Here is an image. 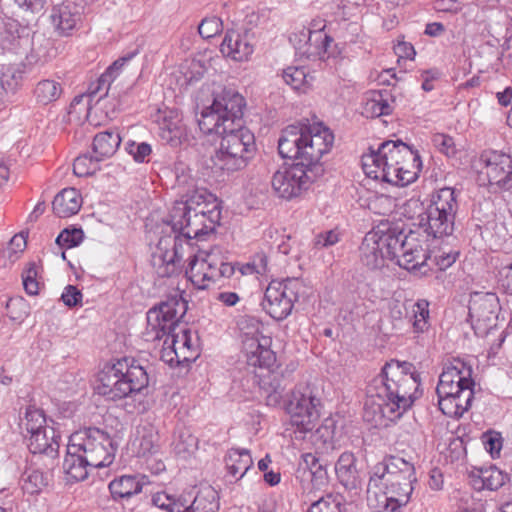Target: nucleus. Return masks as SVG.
<instances>
[{
    "mask_svg": "<svg viewBox=\"0 0 512 512\" xmlns=\"http://www.w3.org/2000/svg\"><path fill=\"white\" fill-rule=\"evenodd\" d=\"M82 205L80 193L75 188H65L60 191L52 202L55 215L67 218L78 213Z\"/></svg>",
    "mask_w": 512,
    "mask_h": 512,
    "instance_id": "obj_27",
    "label": "nucleus"
},
{
    "mask_svg": "<svg viewBox=\"0 0 512 512\" xmlns=\"http://www.w3.org/2000/svg\"><path fill=\"white\" fill-rule=\"evenodd\" d=\"M392 110L390 96L387 92H374L364 107L365 114L370 117L389 115L392 113Z\"/></svg>",
    "mask_w": 512,
    "mask_h": 512,
    "instance_id": "obj_38",
    "label": "nucleus"
},
{
    "mask_svg": "<svg viewBox=\"0 0 512 512\" xmlns=\"http://www.w3.org/2000/svg\"><path fill=\"white\" fill-rule=\"evenodd\" d=\"M429 303L427 300L421 299L414 304L413 308V329L416 333L424 332L428 329Z\"/></svg>",
    "mask_w": 512,
    "mask_h": 512,
    "instance_id": "obj_45",
    "label": "nucleus"
},
{
    "mask_svg": "<svg viewBox=\"0 0 512 512\" xmlns=\"http://www.w3.org/2000/svg\"><path fill=\"white\" fill-rule=\"evenodd\" d=\"M114 78L115 77L106 70L105 73H103L99 77V79L97 81V86L95 88H93L92 86L90 87L89 94L78 95L72 100V102L70 104L69 113L75 112V113L80 114L82 112V110L88 111L90 108L92 96L103 89H105L104 95H107L110 84L114 80Z\"/></svg>",
    "mask_w": 512,
    "mask_h": 512,
    "instance_id": "obj_33",
    "label": "nucleus"
},
{
    "mask_svg": "<svg viewBox=\"0 0 512 512\" xmlns=\"http://www.w3.org/2000/svg\"><path fill=\"white\" fill-rule=\"evenodd\" d=\"M222 30V22L218 17L204 18L198 26V32L204 39L216 36Z\"/></svg>",
    "mask_w": 512,
    "mask_h": 512,
    "instance_id": "obj_50",
    "label": "nucleus"
},
{
    "mask_svg": "<svg viewBox=\"0 0 512 512\" xmlns=\"http://www.w3.org/2000/svg\"><path fill=\"white\" fill-rule=\"evenodd\" d=\"M245 106L242 95L232 89H224L215 95L210 106L202 110L198 120L201 131L221 136L214 164L227 172L246 167L254 150V135L243 125Z\"/></svg>",
    "mask_w": 512,
    "mask_h": 512,
    "instance_id": "obj_2",
    "label": "nucleus"
},
{
    "mask_svg": "<svg viewBox=\"0 0 512 512\" xmlns=\"http://www.w3.org/2000/svg\"><path fill=\"white\" fill-rule=\"evenodd\" d=\"M500 276L502 286L512 294V261L501 268Z\"/></svg>",
    "mask_w": 512,
    "mask_h": 512,
    "instance_id": "obj_64",
    "label": "nucleus"
},
{
    "mask_svg": "<svg viewBox=\"0 0 512 512\" xmlns=\"http://www.w3.org/2000/svg\"><path fill=\"white\" fill-rule=\"evenodd\" d=\"M27 438V446L33 454H45L54 459L58 455L59 438L53 426L44 427Z\"/></svg>",
    "mask_w": 512,
    "mask_h": 512,
    "instance_id": "obj_23",
    "label": "nucleus"
},
{
    "mask_svg": "<svg viewBox=\"0 0 512 512\" xmlns=\"http://www.w3.org/2000/svg\"><path fill=\"white\" fill-rule=\"evenodd\" d=\"M48 483L47 476L40 470H26L22 476V489L28 494H36Z\"/></svg>",
    "mask_w": 512,
    "mask_h": 512,
    "instance_id": "obj_39",
    "label": "nucleus"
},
{
    "mask_svg": "<svg viewBox=\"0 0 512 512\" xmlns=\"http://www.w3.org/2000/svg\"><path fill=\"white\" fill-rule=\"evenodd\" d=\"M62 93V84L55 79H43L34 88L36 102L43 105L57 101Z\"/></svg>",
    "mask_w": 512,
    "mask_h": 512,
    "instance_id": "obj_36",
    "label": "nucleus"
},
{
    "mask_svg": "<svg viewBox=\"0 0 512 512\" xmlns=\"http://www.w3.org/2000/svg\"><path fill=\"white\" fill-rule=\"evenodd\" d=\"M308 512H359L353 502H346L339 495L327 494L314 501Z\"/></svg>",
    "mask_w": 512,
    "mask_h": 512,
    "instance_id": "obj_31",
    "label": "nucleus"
},
{
    "mask_svg": "<svg viewBox=\"0 0 512 512\" xmlns=\"http://www.w3.org/2000/svg\"><path fill=\"white\" fill-rule=\"evenodd\" d=\"M394 51L399 58L411 60L414 58L416 54L413 45L405 41H399L398 44L395 45Z\"/></svg>",
    "mask_w": 512,
    "mask_h": 512,
    "instance_id": "obj_60",
    "label": "nucleus"
},
{
    "mask_svg": "<svg viewBox=\"0 0 512 512\" xmlns=\"http://www.w3.org/2000/svg\"><path fill=\"white\" fill-rule=\"evenodd\" d=\"M115 451L113 441L106 432L95 427L77 431L69 438L63 469L71 479L83 481L90 469L111 465Z\"/></svg>",
    "mask_w": 512,
    "mask_h": 512,
    "instance_id": "obj_6",
    "label": "nucleus"
},
{
    "mask_svg": "<svg viewBox=\"0 0 512 512\" xmlns=\"http://www.w3.org/2000/svg\"><path fill=\"white\" fill-rule=\"evenodd\" d=\"M416 482L415 467L410 461L395 455L386 456L370 472L368 491L383 485L388 495L411 496Z\"/></svg>",
    "mask_w": 512,
    "mask_h": 512,
    "instance_id": "obj_11",
    "label": "nucleus"
},
{
    "mask_svg": "<svg viewBox=\"0 0 512 512\" xmlns=\"http://www.w3.org/2000/svg\"><path fill=\"white\" fill-rule=\"evenodd\" d=\"M146 477L141 475H123L114 479L109 484V490L113 499H129L139 494L145 482Z\"/></svg>",
    "mask_w": 512,
    "mask_h": 512,
    "instance_id": "obj_26",
    "label": "nucleus"
},
{
    "mask_svg": "<svg viewBox=\"0 0 512 512\" xmlns=\"http://www.w3.org/2000/svg\"><path fill=\"white\" fill-rule=\"evenodd\" d=\"M206 256L207 265H209V285L217 282L221 278H230L234 274V266L231 263L226 262L224 258L220 256L218 250L206 252Z\"/></svg>",
    "mask_w": 512,
    "mask_h": 512,
    "instance_id": "obj_34",
    "label": "nucleus"
},
{
    "mask_svg": "<svg viewBox=\"0 0 512 512\" xmlns=\"http://www.w3.org/2000/svg\"><path fill=\"white\" fill-rule=\"evenodd\" d=\"M433 8L438 12L457 13L461 10V4L457 0H435Z\"/></svg>",
    "mask_w": 512,
    "mask_h": 512,
    "instance_id": "obj_58",
    "label": "nucleus"
},
{
    "mask_svg": "<svg viewBox=\"0 0 512 512\" xmlns=\"http://www.w3.org/2000/svg\"><path fill=\"white\" fill-rule=\"evenodd\" d=\"M100 160L96 156L92 157L88 154L78 156L73 163V172L78 177H86L92 175L99 169Z\"/></svg>",
    "mask_w": 512,
    "mask_h": 512,
    "instance_id": "obj_43",
    "label": "nucleus"
},
{
    "mask_svg": "<svg viewBox=\"0 0 512 512\" xmlns=\"http://www.w3.org/2000/svg\"><path fill=\"white\" fill-rule=\"evenodd\" d=\"M419 166L418 153L400 140L385 141L377 151L362 156V168L369 178L398 186L414 181Z\"/></svg>",
    "mask_w": 512,
    "mask_h": 512,
    "instance_id": "obj_7",
    "label": "nucleus"
},
{
    "mask_svg": "<svg viewBox=\"0 0 512 512\" xmlns=\"http://www.w3.org/2000/svg\"><path fill=\"white\" fill-rule=\"evenodd\" d=\"M187 310L186 301L176 293L147 313V335L164 338L161 359L173 366L195 361L199 356L198 339L179 320Z\"/></svg>",
    "mask_w": 512,
    "mask_h": 512,
    "instance_id": "obj_4",
    "label": "nucleus"
},
{
    "mask_svg": "<svg viewBox=\"0 0 512 512\" xmlns=\"http://www.w3.org/2000/svg\"><path fill=\"white\" fill-rule=\"evenodd\" d=\"M336 421L326 418L312 435V443L317 452L328 454L336 448Z\"/></svg>",
    "mask_w": 512,
    "mask_h": 512,
    "instance_id": "obj_29",
    "label": "nucleus"
},
{
    "mask_svg": "<svg viewBox=\"0 0 512 512\" xmlns=\"http://www.w3.org/2000/svg\"><path fill=\"white\" fill-rule=\"evenodd\" d=\"M433 145L447 156H453L456 153L455 143L451 136L437 133L432 137Z\"/></svg>",
    "mask_w": 512,
    "mask_h": 512,
    "instance_id": "obj_52",
    "label": "nucleus"
},
{
    "mask_svg": "<svg viewBox=\"0 0 512 512\" xmlns=\"http://www.w3.org/2000/svg\"><path fill=\"white\" fill-rule=\"evenodd\" d=\"M242 275L259 274L263 275L267 272V257L264 254H258L249 262L240 268Z\"/></svg>",
    "mask_w": 512,
    "mask_h": 512,
    "instance_id": "obj_51",
    "label": "nucleus"
},
{
    "mask_svg": "<svg viewBox=\"0 0 512 512\" xmlns=\"http://www.w3.org/2000/svg\"><path fill=\"white\" fill-rule=\"evenodd\" d=\"M185 214L180 223H176L172 207L164 221L177 234L174 237L169 235L160 238L152 255L151 263L159 277L178 275L184 263V254L194 250L191 240L213 232L217 225H209L208 218L204 215L195 212Z\"/></svg>",
    "mask_w": 512,
    "mask_h": 512,
    "instance_id": "obj_5",
    "label": "nucleus"
},
{
    "mask_svg": "<svg viewBox=\"0 0 512 512\" xmlns=\"http://www.w3.org/2000/svg\"><path fill=\"white\" fill-rule=\"evenodd\" d=\"M302 284L298 279L272 281L264 294L262 306L275 320L285 319L292 311Z\"/></svg>",
    "mask_w": 512,
    "mask_h": 512,
    "instance_id": "obj_14",
    "label": "nucleus"
},
{
    "mask_svg": "<svg viewBox=\"0 0 512 512\" xmlns=\"http://www.w3.org/2000/svg\"><path fill=\"white\" fill-rule=\"evenodd\" d=\"M197 446V439L191 434L185 433L180 435L179 455L186 457L191 454Z\"/></svg>",
    "mask_w": 512,
    "mask_h": 512,
    "instance_id": "obj_56",
    "label": "nucleus"
},
{
    "mask_svg": "<svg viewBox=\"0 0 512 512\" xmlns=\"http://www.w3.org/2000/svg\"><path fill=\"white\" fill-rule=\"evenodd\" d=\"M126 151L136 162L143 163L148 161L152 148L148 143L130 141L126 144Z\"/></svg>",
    "mask_w": 512,
    "mask_h": 512,
    "instance_id": "obj_49",
    "label": "nucleus"
},
{
    "mask_svg": "<svg viewBox=\"0 0 512 512\" xmlns=\"http://www.w3.org/2000/svg\"><path fill=\"white\" fill-rule=\"evenodd\" d=\"M388 245H390L392 260H396L400 267L408 271L419 270L423 274L427 272L425 267L430 268L431 265L428 263L430 255L416 232L405 233L391 229V239Z\"/></svg>",
    "mask_w": 512,
    "mask_h": 512,
    "instance_id": "obj_12",
    "label": "nucleus"
},
{
    "mask_svg": "<svg viewBox=\"0 0 512 512\" xmlns=\"http://www.w3.org/2000/svg\"><path fill=\"white\" fill-rule=\"evenodd\" d=\"M187 212L204 215L208 218L209 225L218 224L221 218L217 198L205 190H196L187 200L176 201L173 204V218L176 223H180Z\"/></svg>",
    "mask_w": 512,
    "mask_h": 512,
    "instance_id": "obj_18",
    "label": "nucleus"
},
{
    "mask_svg": "<svg viewBox=\"0 0 512 512\" xmlns=\"http://www.w3.org/2000/svg\"><path fill=\"white\" fill-rule=\"evenodd\" d=\"M390 239L391 229L387 232L371 231L367 233L360 246L362 263L369 269H378L384 266L385 259L392 260L390 245H388Z\"/></svg>",
    "mask_w": 512,
    "mask_h": 512,
    "instance_id": "obj_19",
    "label": "nucleus"
},
{
    "mask_svg": "<svg viewBox=\"0 0 512 512\" xmlns=\"http://www.w3.org/2000/svg\"><path fill=\"white\" fill-rule=\"evenodd\" d=\"M499 310V300L494 293H476L469 304V317L475 334L486 336L496 327Z\"/></svg>",
    "mask_w": 512,
    "mask_h": 512,
    "instance_id": "obj_16",
    "label": "nucleus"
},
{
    "mask_svg": "<svg viewBox=\"0 0 512 512\" xmlns=\"http://www.w3.org/2000/svg\"><path fill=\"white\" fill-rule=\"evenodd\" d=\"M23 429L26 431V437L41 431L44 427H49L47 424L43 411L36 408H28L25 417L21 423Z\"/></svg>",
    "mask_w": 512,
    "mask_h": 512,
    "instance_id": "obj_41",
    "label": "nucleus"
},
{
    "mask_svg": "<svg viewBox=\"0 0 512 512\" xmlns=\"http://www.w3.org/2000/svg\"><path fill=\"white\" fill-rule=\"evenodd\" d=\"M474 386L471 366L454 359L444 367L439 377L436 388L439 409L448 417H461L471 407Z\"/></svg>",
    "mask_w": 512,
    "mask_h": 512,
    "instance_id": "obj_8",
    "label": "nucleus"
},
{
    "mask_svg": "<svg viewBox=\"0 0 512 512\" xmlns=\"http://www.w3.org/2000/svg\"><path fill=\"white\" fill-rule=\"evenodd\" d=\"M406 307L400 301H392L389 305V315L393 321H401L406 315Z\"/></svg>",
    "mask_w": 512,
    "mask_h": 512,
    "instance_id": "obj_63",
    "label": "nucleus"
},
{
    "mask_svg": "<svg viewBox=\"0 0 512 512\" xmlns=\"http://www.w3.org/2000/svg\"><path fill=\"white\" fill-rule=\"evenodd\" d=\"M55 32L62 37L72 35L81 20L79 7L72 2L55 5L50 15Z\"/></svg>",
    "mask_w": 512,
    "mask_h": 512,
    "instance_id": "obj_22",
    "label": "nucleus"
},
{
    "mask_svg": "<svg viewBox=\"0 0 512 512\" xmlns=\"http://www.w3.org/2000/svg\"><path fill=\"white\" fill-rule=\"evenodd\" d=\"M37 269L34 264H31L23 273V286L25 291L30 295H36L39 291V283L36 280Z\"/></svg>",
    "mask_w": 512,
    "mask_h": 512,
    "instance_id": "obj_53",
    "label": "nucleus"
},
{
    "mask_svg": "<svg viewBox=\"0 0 512 512\" xmlns=\"http://www.w3.org/2000/svg\"><path fill=\"white\" fill-rule=\"evenodd\" d=\"M160 138L173 147L181 146L189 142V134L184 123L174 126L170 132H159Z\"/></svg>",
    "mask_w": 512,
    "mask_h": 512,
    "instance_id": "obj_48",
    "label": "nucleus"
},
{
    "mask_svg": "<svg viewBox=\"0 0 512 512\" xmlns=\"http://www.w3.org/2000/svg\"><path fill=\"white\" fill-rule=\"evenodd\" d=\"M334 143L332 131L321 122L298 123L282 130L278 151L282 158L297 162L278 169L272 176L274 193L285 200L301 195L323 172L320 163Z\"/></svg>",
    "mask_w": 512,
    "mask_h": 512,
    "instance_id": "obj_1",
    "label": "nucleus"
},
{
    "mask_svg": "<svg viewBox=\"0 0 512 512\" xmlns=\"http://www.w3.org/2000/svg\"><path fill=\"white\" fill-rule=\"evenodd\" d=\"M483 164L480 174L490 186L501 190H512V156L501 151H485L480 156Z\"/></svg>",
    "mask_w": 512,
    "mask_h": 512,
    "instance_id": "obj_17",
    "label": "nucleus"
},
{
    "mask_svg": "<svg viewBox=\"0 0 512 512\" xmlns=\"http://www.w3.org/2000/svg\"><path fill=\"white\" fill-rule=\"evenodd\" d=\"M254 36L248 31L228 30L220 45V51L235 61H245L254 51Z\"/></svg>",
    "mask_w": 512,
    "mask_h": 512,
    "instance_id": "obj_20",
    "label": "nucleus"
},
{
    "mask_svg": "<svg viewBox=\"0 0 512 512\" xmlns=\"http://www.w3.org/2000/svg\"><path fill=\"white\" fill-rule=\"evenodd\" d=\"M410 500L409 496H393L389 495L385 499V512H400L401 507L405 506Z\"/></svg>",
    "mask_w": 512,
    "mask_h": 512,
    "instance_id": "obj_55",
    "label": "nucleus"
},
{
    "mask_svg": "<svg viewBox=\"0 0 512 512\" xmlns=\"http://www.w3.org/2000/svg\"><path fill=\"white\" fill-rule=\"evenodd\" d=\"M319 405L320 400L309 386L293 390L287 405L291 424L300 432L311 431L319 418Z\"/></svg>",
    "mask_w": 512,
    "mask_h": 512,
    "instance_id": "obj_15",
    "label": "nucleus"
},
{
    "mask_svg": "<svg viewBox=\"0 0 512 512\" xmlns=\"http://www.w3.org/2000/svg\"><path fill=\"white\" fill-rule=\"evenodd\" d=\"M27 235L23 232L16 234L9 242L8 250L12 253L22 252L27 245Z\"/></svg>",
    "mask_w": 512,
    "mask_h": 512,
    "instance_id": "obj_62",
    "label": "nucleus"
},
{
    "mask_svg": "<svg viewBox=\"0 0 512 512\" xmlns=\"http://www.w3.org/2000/svg\"><path fill=\"white\" fill-rule=\"evenodd\" d=\"M148 382V374L141 365L134 359L123 358L103 367L96 390L107 400L117 401L140 392Z\"/></svg>",
    "mask_w": 512,
    "mask_h": 512,
    "instance_id": "obj_9",
    "label": "nucleus"
},
{
    "mask_svg": "<svg viewBox=\"0 0 512 512\" xmlns=\"http://www.w3.org/2000/svg\"><path fill=\"white\" fill-rule=\"evenodd\" d=\"M440 76V72L437 69H429L425 70L421 73V78L423 80L422 82V88L424 91H431L434 89L433 81L438 79Z\"/></svg>",
    "mask_w": 512,
    "mask_h": 512,
    "instance_id": "obj_61",
    "label": "nucleus"
},
{
    "mask_svg": "<svg viewBox=\"0 0 512 512\" xmlns=\"http://www.w3.org/2000/svg\"><path fill=\"white\" fill-rule=\"evenodd\" d=\"M121 143V137L116 131L98 133L93 140V152L98 160L109 158L115 154Z\"/></svg>",
    "mask_w": 512,
    "mask_h": 512,
    "instance_id": "obj_32",
    "label": "nucleus"
},
{
    "mask_svg": "<svg viewBox=\"0 0 512 512\" xmlns=\"http://www.w3.org/2000/svg\"><path fill=\"white\" fill-rule=\"evenodd\" d=\"M183 502L180 512H218L220 507L218 492L210 485L201 487L189 505L186 499Z\"/></svg>",
    "mask_w": 512,
    "mask_h": 512,
    "instance_id": "obj_25",
    "label": "nucleus"
},
{
    "mask_svg": "<svg viewBox=\"0 0 512 512\" xmlns=\"http://www.w3.org/2000/svg\"><path fill=\"white\" fill-rule=\"evenodd\" d=\"M507 479L508 476L500 469L490 466L478 471V480L474 481V487L479 490L488 489L495 491L501 488Z\"/></svg>",
    "mask_w": 512,
    "mask_h": 512,
    "instance_id": "obj_37",
    "label": "nucleus"
},
{
    "mask_svg": "<svg viewBox=\"0 0 512 512\" xmlns=\"http://www.w3.org/2000/svg\"><path fill=\"white\" fill-rule=\"evenodd\" d=\"M159 436L152 428L138 430L137 437L133 440L132 446L136 449L139 457L152 456L158 452Z\"/></svg>",
    "mask_w": 512,
    "mask_h": 512,
    "instance_id": "obj_35",
    "label": "nucleus"
},
{
    "mask_svg": "<svg viewBox=\"0 0 512 512\" xmlns=\"http://www.w3.org/2000/svg\"><path fill=\"white\" fill-rule=\"evenodd\" d=\"M335 472L340 483L347 489H356L360 484V477L356 468V458L351 452L342 453L336 464Z\"/></svg>",
    "mask_w": 512,
    "mask_h": 512,
    "instance_id": "obj_28",
    "label": "nucleus"
},
{
    "mask_svg": "<svg viewBox=\"0 0 512 512\" xmlns=\"http://www.w3.org/2000/svg\"><path fill=\"white\" fill-rule=\"evenodd\" d=\"M457 254L440 252L436 254L433 259L430 257L429 262H433L439 270L449 268L456 261Z\"/></svg>",
    "mask_w": 512,
    "mask_h": 512,
    "instance_id": "obj_57",
    "label": "nucleus"
},
{
    "mask_svg": "<svg viewBox=\"0 0 512 512\" xmlns=\"http://www.w3.org/2000/svg\"><path fill=\"white\" fill-rule=\"evenodd\" d=\"M155 122L159 126V132H170L174 126L183 123L181 114L174 109L159 110L156 114Z\"/></svg>",
    "mask_w": 512,
    "mask_h": 512,
    "instance_id": "obj_44",
    "label": "nucleus"
},
{
    "mask_svg": "<svg viewBox=\"0 0 512 512\" xmlns=\"http://www.w3.org/2000/svg\"><path fill=\"white\" fill-rule=\"evenodd\" d=\"M152 503L156 507L167 512H180L184 506L182 498L176 499L174 496L165 492H158L153 495Z\"/></svg>",
    "mask_w": 512,
    "mask_h": 512,
    "instance_id": "obj_46",
    "label": "nucleus"
},
{
    "mask_svg": "<svg viewBox=\"0 0 512 512\" xmlns=\"http://www.w3.org/2000/svg\"><path fill=\"white\" fill-rule=\"evenodd\" d=\"M189 261L186 275L192 284L198 289H206L209 287V272L207 265L206 252L197 253V248L194 247L193 252L185 253Z\"/></svg>",
    "mask_w": 512,
    "mask_h": 512,
    "instance_id": "obj_24",
    "label": "nucleus"
},
{
    "mask_svg": "<svg viewBox=\"0 0 512 512\" xmlns=\"http://www.w3.org/2000/svg\"><path fill=\"white\" fill-rule=\"evenodd\" d=\"M22 80V71L11 65H3L0 76V89L3 96L8 92H15Z\"/></svg>",
    "mask_w": 512,
    "mask_h": 512,
    "instance_id": "obj_40",
    "label": "nucleus"
},
{
    "mask_svg": "<svg viewBox=\"0 0 512 512\" xmlns=\"http://www.w3.org/2000/svg\"><path fill=\"white\" fill-rule=\"evenodd\" d=\"M61 299L65 305L74 307L81 303L82 293L76 286L68 285L62 293Z\"/></svg>",
    "mask_w": 512,
    "mask_h": 512,
    "instance_id": "obj_54",
    "label": "nucleus"
},
{
    "mask_svg": "<svg viewBox=\"0 0 512 512\" xmlns=\"http://www.w3.org/2000/svg\"><path fill=\"white\" fill-rule=\"evenodd\" d=\"M406 208L421 210L416 217L415 225L428 236L441 238L453 233L455 216L458 211L457 196L453 188L444 187L437 190L426 208H423L422 203L418 200H409L406 203Z\"/></svg>",
    "mask_w": 512,
    "mask_h": 512,
    "instance_id": "obj_10",
    "label": "nucleus"
},
{
    "mask_svg": "<svg viewBox=\"0 0 512 512\" xmlns=\"http://www.w3.org/2000/svg\"><path fill=\"white\" fill-rule=\"evenodd\" d=\"M84 238L81 228H66L56 238V244L61 248H72L78 246Z\"/></svg>",
    "mask_w": 512,
    "mask_h": 512,
    "instance_id": "obj_47",
    "label": "nucleus"
},
{
    "mask_svg": "<svg viewBox=\"0 0 512 512\" xmlns=\"http://www.w3.org/2000/svg\"><path fill=\"white\" fill-rule=\"evenodd\" d=\"M420 377L409 362L391 360L367 388L363 418L374 426L399 419L418 398Z\"/></svg>",
    "mask_w": 512,
    "mask_h": 512,
    "instance_id": "obj_3",
    "label": "nucleus"
},
{
    "mask_svg": "<svg viewBox=\"0 0 512 512\" xmlns=\"http://www.w3.org/2000/svg\"><path fill=\"white\" fill-rule=\"evenodd\" d=\"M296 478L302 483L303 490H308V492H310L309 485H305V482L310 481L312 488L316 489H320L328 484L326 469L312 453L302 456V461L299 463L296 471Z\"/></svg>",
    "mask_w": 512,
    "mask_h": 512,
    "instance_id": "obj_21",
    "label": "nucleus"
},
{
    "mask_svg": "<svg viewBox=\"0 0 512 512\" xmlns=\"http://www.w3.org/2000/svg\"><path fill=\"white\" fill-rule=\"evenodd\" d=\"M283 79L294 90H305L309 85L308 74L303 67H288L283 71Z\"/></svg>",
    "mask_w": 512,
    "mask_h": 512,
    "instance_id": "obj_42",
    "label": "nucleus"
},
{
    "mask_svg": "<svg viewBox=\"0 0 512 512\" xmlns=\"http://www.w3.org/2000/svg\"><path fill=\"white\" fill-rule=\"evenodd\" d=\"M260 327L261 323L254 318L241 320L243 352L249 366L270 368L274 365L276 356L270 349L271 339L261 334Z\"/></svg>",
    "mask_w": 512,
    "mask_h": 512,
    "instance_id": "obj_13",
    "label": "nucleus"
},
{
    "mask_svg": "<svg viewBox=\"0 0 512 512\" xmlns=\"http://www.w3.org/2000/svg\"><path fill=\"white\" fill-rule=\"evenodd\" d=\"M225 463L229 475L240 480L252 467L253 459L246 449H231L225 458Z\"/></svg>",
    "mask_w": 512,
    "mask_h": 512,
    "instance_id": "obj_30",
    "label": "nucleus"
},
{
    "mask_svg": "<svg viewBox=\"0 0 512 512\" xmlns=\"http://www.w3.org/2000/svg\"><path fill=\"white\" fill-rule=\"evenodd\" d=\"M339 241V235L336 231L330 230L319 234L316 238L315 245L318 248H325L336 244Z\"/></svg>",
    "mask_w": 512,
    "mask_h": 512,
    "instance_id": "obj_59",
    "label": "nucleus"
}]
</instances>
